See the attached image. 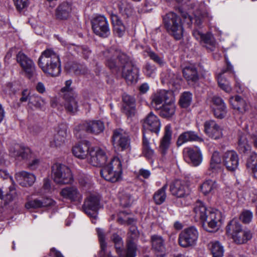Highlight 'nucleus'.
<instances>
[{
    "label": "nucleus",
    "mask_w": 257,
    "mask_h": 257,
    "mask_svg": "<svg viewBox=\"0 0 257 257\" xmlns=\"http://www.w3.org/2000/svg\"><path fill=\"white\" fill-rule=\"evenodd\" d=\"M106 65L110 69H115L120 63L122 76L128 83L136 82L138 78L139 69L130 61L127 56L120 51L109 50L104 52Z\"/></svg>",
    "instance_id": "nucleus-1"
},
{
    "label": "nucleus",
    "mask_w": 257,
    "mask_h": 257,
    "mask_svg": "<svg viewBox=\"0 0 257 257\" xmlns=\"http://www.w3.org/2000/svg\"><path fill=\"white\" fill-rule=\"evenodd\" d=\"M194 217L203 222L204 228L209 232L217 230L222 223L223 216L221 212L213 208H207L204 203L197 201L194 208Z\"/></svg>",
    "instance_id": "nucleus-2"
},
{
    "label": "nucleus",
    "mask_w": 257,
    "mask_h": 257,
    "mask_svg": "<svg viewBox=\"0 0 257 257\" xmlns=\"http://www.w3.org/2000/svg\"><path fill=\"white\" fill-rule=\"evenodd\" d=\"M38 64L42 71L51 76H57L61 72L59 55L51 49L43 51L39 59Z\"/></svg>",
    "instance_id": "nucleus-3"
},
{
    "label": "nucleus",
    "mask_w": 257,
    "mask_h": 257,
    "mask_svg": "<svg viewBox=\"0 0 257 257\" xmlns=\"http://www.w3.org/2000/svg\"><path fill=\"white\" fill-rule=\"evenodd\" d=\"M122 163L118 157L113 158L109 164L103 166L100 174L105 180L114 183L119 181L122 173Z\"/></svg>",
    "instance_id": "nucleus-4"
},
{
    "label": "nucleus",
    "mask_w": 257,
    "mask_h": 257,
    "mask_svg": "<svg viewBox=\"0 0 257 257\" xmlns=\"http://www.w3.org/2000/svg\"><path fill=\"white\" fill-rule=\"evenodd\" d=\"M167 31L176 39H180L183 36V29L181 19L176 14L170 12L163 18Z\"/></svg>",
    "instance_id": "nucleus-5"
},
{
    "label": "nucleus",
    "mask_w": 257,
    "mask_h": 257,
    "mask_svg": "<svg viewBox=\"0 0 257 257\" xmlns=\"http://www.w3.org/2000/svg\"><path fill=\"white\" fill-rule=\"evenodd\" d=\"M52 174L54 181L58 184H71L73 177L70 169L65 165L56 163L52 166Z\"/></svg>",
    "instance_id": "nucleus-6"
},
{
    "label": "nucleus",
    "mask_w": 257,
    "mask_h": 257,
    "mask_svg": "<svg viewBox=\"0 0 257 257\" xmlns=\"http://www.w3.org/2000/svg\"><path fill=\"white\" fill-rule=\"evenodd\" d=\"M199 232L194 226H190L184 229L179 234L178 243L184 248L193 247L197 242Z\"/></svg>",
    "instance_id": "nucleus-7"
},
{
    "label": "nucleus",
    "mask_w": 257,
    "mask_h": 257,
    "mask_svg": "<svg viewBox=\"0 0 257 257\" xmlns=\"http://www.w3.org/2000/svg\"><path fill=\"white\" fill-rule=\"evenodd\" d=\"M16 60L25 75L29 79L36 74V66L34 62L24 53L19 52L17 55Z\"/></svg>",
    "instance_id": "nucleus-8"
},
{
    "label": "nucleus",
    "mask_w": 257,
    "mask_h": 257,
    "mask_svg": "<svg viewBox=\"0 0 257 257\" xmlns=\"http://www.w3.org/2000/svg\"><path fill=\"white\" fill-rule=\"evenodd\" d=\"M89 163L93 166L103 167L106 164L107 156L104 150L99 148H92L87 158Z\"/></svg>",
    "instance_id": "nucleus-9"
},
{
    "label": "nucleus",
    "mask_w": 257,
    "mask_h": 257,
    "mask_svg": "<svg viewBox=\"0 0 257 257\" xmlns=\"http://www.w3.org/2000/svg\"><path fill=\"white\" fill-rule=\"evenodd\" d=\"M112 141L114 147L121 151L130 147V139L128 134L122 129L118 128L113 131Z\"/></svg>",
    "instance_id": "nucleus-10"
},
{
    "label": "nucleus",
    "mask_w": 257,
    "mask_h": 257,
    "mask_svg": "<svg viewBox=\"0 0 257 257\" xmlns=\"http://www.w3.org/2000/svg\"><path fill=\"white\" fill-rule=\"evenodd\" d=\"M92 28L94 33L101 37L106 38L110 34V30L106 18L97 17L92 22Z\"/></svg>",
    "instance_id": "nucleus-11"
},
{
    "label": "nucleus",
    "mask_w": 257,
    "mask_h": 257,
    "mask_svg": "<svg viewBox=\"0 0 257 257\" xmlns=\"http://www.w3.org/2000/svg\"><path fill=\"white\" fill-rule=\"evenodd\" d=\"M99 208V199L98 196L90 195L85 199L83 208L85 212L90 217L94 219L96 218L97 211Z\"/></svg>",
    "instance_id": "nucleus-12"
},
{
    "label": "nucleus",
    "mask_w": 257,
    "mask_h": 257,
    "mask_svg": "<svg viewBox=\"0 0 257 257\" xmlns=\"http://www.w3.org/2000/svg\"><path fill=\"white\" fill-rule=\"evenodd\" d=\"M68 136L67 126L65 124H61L59 126L57 134L49 142L50 147L59 148L65 145Z\"/></svg>",
    "instance_id": "nucleus-13"
},
{
    "label": "nucleus",
    "mask_w": 257,
    "mask_h": 257,
    "mask_svg": "<svg viewBox=\"0 0 257 257\" xmlns=\"http://www.w3.org/2000/svg\"><path fill=\"white\" fill-rule=\"evenodd\" d=\"M204 132L210 138L216 140L222 136L221 127L213 120L206 121L204 124Z\"/></svg>",
    "instance_id": "nucleus-14"
},
{
    "label": "nucleus",
    "mask_w": 257,
    "mask_h": 257,
    "mask_svg": "<svg viewBox=\"0 0 257 257\" xmlns=\"http://www.w3.org/2000/svg\"><path fill=\"white\" fill-rule=\"evenodd\" d=\"M162 82L169 83L172 85V91H175L180 89L181 78L170 70H167L161 74Z\"/></svg>",
    "instance_id": "nucleus-15"
},
{
    "label": "nucleus",
    "mask_w": 257,
    "mask_h": 257,
    "mask_svg": "<svg viewBox=\"0 0 257 257\" xmlns=\"http://www.w3.org/2000/svg\"><path fill=\"white\" fill-rule=\"evenodd\" d=\"M238 156L235 151H228L224 154L223 163L228 171H235L238 167Z\"/></svg>",
    "instance_id": "nucleus-16"
},
{
    "label": "nucleus",
    "mask_w": 257,
    "mask_h": 257,
    "mask_svg": "<svg viewBox=\"0 0 257 257\" xmlns=\"http://www.w3.org/2000/svg\"><path fill=\"white\" fill-rule=\"evenodd\" d=\"M211 107L214 116L218 118H223L226 113L225 103L220 97L214 96L212 98Z\"/></svg>",
    "instance_id": "nucleus-17"
},
{
    "label": "nucleus",
    "mask_w": 257,
    "mask_h": 257,
    "mask_svg": "<svg viewBox=\"0 0 257 257\" xmlns=\"http://www.w3.org/2000/svg\"><path fill=\"white\" fill-rule=\"evenodd\" d=\"M60 194L63 198L69 200L71 202H80L82 199V194L75 186H69L63 188Z\"/></svg>",
    "instance_id": "nucleus-18"
},
{
    "label": "nucleus",
    "mask_w": 257,
    "mask_h": 257,
    "mask_svg": "<svg viewBox=\"0 0 257 257\" xmlns=\"http://www.w3.org/2000/svg\"><path fill=\"white\" fill-rule=\"evenodd\" d=\"M143 127L158 134L161 127L160 120L156 115L150 112L144 120Z\"/></svg>",
    "instance_id": "nucleus-19"
},
{
    "label": "nucleus",
    "mask_w": 257,
    "mask_h": 257,
    "mask_svg": "<svg viewBox=\"0 0 257 257\" xmlns=\"http://www.w3.org/2000/svg\"><path fill=\"white\" fill-rule=\"evenodd\" d=\"M170 189L172 194L177 197H184L190 193L189 188L186 183L179 180L175 181Z\"/></svg>",
    "instance_id": "nucleus-20"
},
{
    "label": "nucleus",
    "mask_w": 257,
    "mask_h": 257,
    "mask_svg": "<svg viewBox=\"0 0 257 257\" xmlns=\"http://www.w3.org/2000/svg\"><path fill=\"white\" fill-rule=\"evenodd\" d=\"M172 129L170 124L166 125L164 128V132L163 137L160 140L159 150L160 152L164 155L170 147L172 138Z\"/></svg>",
    "instance_id": "nucleus-21"
},
{
    "label": "nucleus",
    "mask_w": 257,
    "mask_h": 257,
    "mask_svg": "<svg viewBox=\"0 0 257 257\" xmlns=\"http://www.w3.org/2000/svg\"><path fill=\"white\" fill-rule=\"evenodd\" d=\"M203 141V139L197 134L194 131H190L181 134L178 137L176 144L178 147H180L188 142H202Z\"/></svg>",
    "instance_id": "nucleus-22"
},
{
    "label": "nucleus",
    "mask_w": 257,
    "mask_h": 257,
    "mask_svg": "<svg viewBox=\"0 0 257 257\" xmlns=\"http://www.w3.org/2000/svg\"><path fill=\"white\" fill-rule=\"evenodd\" d=\"M184 154L186 158H188L190 162L194 166L199 165L202 162V156L198 149L186 148L184 150Z\"/></svg>",
    "instance_id": "nucleus-23"
},
{
    "label": "nucleus",
    "mask_w": 257,
    "mask_h": 257,
    "mask_svg": "<svg viewBox=\"0 0 257 257\" xmlns=\"http://www.w3.org/2000/svg\"><path fill=\"white\" fill-rule=\"evenodd\" d=\"M171 95V93L165 90H160L155 93L152 96V105L156 109L161 108V106L158 107L163 102L165 103L168 102L169 100V96Z\"/></svg>",
    "instance_id": "nucleus-24"
},
{
    "label": "nucleus",
    "mask_w": 257,
    "mask_h": 257,
    "mask_svg": "<svg viewBox=\"0 0 257 257\" xmlns=\"http://www.w3.org/2000/svg\"><path fill=\"white\" fill-rule=\"evenodd\" d=\"M10 155L18 159H28L31 155V150L28 148L23 147L19 145H15L10 149Z\"/></svg>",
    "instance_id": "nucleus-25"
},
{
    "label": "nucleus",
    "mask_w": 257,
    "mask_h": 257,
    "mask_svg": "<svg viewBox=\"0 0 257 257\" xmlns=\"http://www.w3.org/2000/svg\"><path fill=\"white\" fill-rule=\"evenodd\" d=\"M16 178L22 186H31L36 180L35 176L31 173L22 171L16 174Z\"/></svg>",
    "instance_id": "nucleus-26"
},
{
    "label": "nucleus",
    "mask_w": 257,
    "mask_h": 257,
    "mask_svg": "<svg viewBox=\"0 0 257 257\" xmlns=\"http://www.w3.org/2000/svg\"><path fill=\"white\" fill-rule=\"evenodd\" d=\"M72 11L71 3L64 2L61 3L56 10V17L58 19L65 20L69 17Z\"/></svg>",
    "instance_id": "nucleus-27"
},
{
    "label": "nucleus",
    "mask_w": 257,
    "mask_h": 257,
    "mask_svg": "<svg viewBox=\"0 0 257 257\" xmlns=\"http://www.w3.org/2000/svg\"><path fill=\"white\" fill-rule=\"evenodd\" d=\"M90 149L87 143H82L74 146L72 148V152L73 155L76 157L80 159H84L87 156L88 157Z\"/></svg>",
    "instance_id": "nucleus-28"
},
{
    "label": "nucleus",
    "mask_w": 257,
    "mask_h": 257,
    "mask_svg": "<svg viewBox=\"0 0 257 257\" xmlns=\"http://www.w3.org/2000/svg\"><path fill=\"white\" fill-rule=\"evenodd\" d=\"M123 102V111L128 116H132L135 113V104L134 98L127 94L122 96Z\"/></svg>",
    "instance_id": "nucleus-29"
},
{
    "label": "nucleus",
    "mask_w": 257,
    "mask_h": 257,
    "mask_svg": "<svg viewBox=\"0 0 257 257\" xmlns=\"http://www.w3.org/2000/svg\"><path fill=\"white\" fill-rule=\"evenodd\" d=\"M64 98L65 100V107L66 109L71 112L77 111L78 107L77 94L75 93L73 95L65 93Z\"/></svg>",
    "instance_id": "nucleus-30"
},
{
    "label": "nucleus",
    "mask_w": 257,
    "mask_h": 257,
    "mask_svg": "<svg viewBox=\"0 0 257 257\" xmlns=\"http://www.w3.org/2000/svg\"><path fill=\"white\" fill-rule=\"evenodd\" d=\"M85 128L86 132L97 135L103 131L104 125L100 120H92L86 122Z\"/></svg>",
    "instance_id": "nucleus-31"
},
{
    "label": "nucleus",
    "mask_w": 257,
    "mask_h": 257,
    "mask_svg": "<svg viewBox=\"0 0 257 257\" xmlns=\"http://www.w3.org/2000/svg\"><path fill=\"white\" fill-rule=\"evenodd\" d=\"M229 102L234 109H237L241 113L245 112L248 108L246 102L238 96L231 97Z\"/></svg>",
    "instance_id": "nucleus-32"
},
{
    "label": "nucleus",
    "mask_w": 257,
    "mask_h": 257,
    "mask_svg": "<svg viewBox=\"0 0 257 257\" xmlns=\"http://www.w3.org/2000/svg\"><path fill=\"white\" fill-rule=\"evenodd\" d=\"M150 133L148 132H144L143 134V153L144 156L148 158H151L154 155V151L152 149L150 145L149 136Z\"/></svg>",
    "instance_id": "nucleus-33"
},
{
    "label": "nucleus",
    "mask_w": 257,
    "mask_h": 257,
    "mask_svg": "<svg viewBox=\"0 0 257 257\" xmlns=\"http://www.w3.org/2000/svg\"><path fill=\"white\" fill-rule=\"evenodd\" d=\"M213 257H223L224 249L222 244L218 241H212L208 244Z\"/></svg>",
    "instance_id": "nucleus-34"
},
{
    "label": "nucleus",
    "mask_w": 257,
    "mask_h": 257,
    "mask_svg": "<svg viewBox=\"0 0 257 257\" xmlns=\"http://www.w3.org/2000/svg\"><path fill=\"white\" fill-rule=\"evenodd\" d=\"M252 237L250 231L243 230L242 229L238 232L233 235L232 238L237 244H242L246 242Z\"/></svg>",
    "instance_id": "nucleus-35"
},
{
    "label": "nucleus",
    "mask_w": 257,
    "mask_h": 257,
    "mask_svg": "<svg viewBox=\"0 0 257 257\" xmlns=\"http://www.w3.org/2000/svg\"><path fill=\"white\" fill-rule=\"evenodd\" d=\"M221 160L218 152H214L212 155L208 171L216 173L221 170Z\"/></svg>",
    "instance_id": "nucleus-36"
},
{
    "label": "nucleus",
    "mask_w": 257,
    "mask_h": 257,
    "mask_svg": "<svg viewBox=\"0 0 257 257\" xmlns=\"http://www.w3.org/2000/svg\"><path fill=\"white\" fill-rule=\"evenodd\" d=\"M217 188L216 182L211 180L205 181L200 186L201 190L204 195L214 193Z\"/></svg>",
    "instance_id": "nucleus-37"
},
{
    "label": "nucleus",
    "mask_w": 257,
    "mask_h": 257,
    "mask_svg": "<svg viewBox=\"0 0 257 257\" xmlns=\"http://www.w3.org/2000/svg\"><path fill=\"white\" fill-rule=\"evenodd\" d=\"M112 23L113 26L114 33L118 37H121L124 33L125 28L121 20L116 15H113L111 17Z\"/></svg>",
    "instance_id": "nucleus-38"
},
{
    "label": "nucleus",
    "mask_w": 257,
    "mask_h": 257,
    "mask_svg": "<svg viewBox=\"0 0 257 257\" xmlns=\"http://www.w3.org/2000/svg\"><path fill=\"white\" fill-rule=\"evenodd\" d=\"M184 78L188 82H195L197 80L198 76L196 69L192 66L186 67L183 69Z\"/></svg>",
    "instance_id": "nucleus-39"
},
{
    "label": "nucleus",
    "mask_w": 257,
    "mask_h": 257,
    "mask_svg": "<svg viewBox=\"0 0 257 257\" xmlns=\"http://www.w3.org/2000/svg\"><path fill=\"white\" fill-rule=\"evenodd\" d=\"M167 185H164L161 188L157 190L153 195V200L157 205H161L164 203L166 199V190Z\"/></svg>",
    "instance_id": "nucleus-40"
},
{
    "label": "nucleus",
    "mask_w": 257,
    "mask_h": 257,
    "mask_svg": "<svg viewBox=\"0 0 257 257\" xmlns=\"http://www.w3.org/2000/svg\"><path fill=\"white\" fill-rule=\"evenodd\" d=\"M118 198L120 205L125 207L130 206L134 201V198L132 195L124 190L119 192Z\"/></svg>",
    "instance_id": "nucleus-41"
},
{
    "label": "nucleus",
    "mask_w": 257,
    "mask_h": 257,
    "mask_svg": "<svg viewBox=\"0 0 257 257\" xmlns=\"http://www.w3.org/2000/svg\"><path fill=\"white\" fill-rule=\"evenodd\" d=\"M175 110V107L174 103L171 100H169L168 102L162 106L160 114L165 117H170L174 114Z\"/></svg>",
    "instance_id": "nucleus-42"
},
{
    "label": "nucleus",
    "mask_w": 257,
    "mask_h": 257,
    "mask_svg": "<svg viewBox=\"0 0 257 257\" xmlns=\"http://www.w3.org/2000/svg\"><path fill=\"white\" fill-rule=\"evenodd\" d=\"M153 248L157 252H162L165 250L164 240L160 236L154 235L152 236Z\"/></svg>",
    "instance_id": "nucleus-43"
},
{
    "label": "nucleus",
    "mask_w": 257,
    "mask_h": 257,
    "mask_svg": "<svg viewBox=\"0 0 257 257\" xmlns=\"http://www.w3.org/2000/svg\"><path fill=\"white\" fill-rule=\"evenodd\" d=\"M250 146L247 140L246 135L240 134L238 141V149L242 153H245L250 150Z\"/></svg>",
    "instance_id": "nucleus-44"
},
{
    "label": "nucleus",
    "mask_w": 257,
    "mask_h": 257,
    "mask_svg": "<svg viewBox=\"0 0 257 257\" xmlns=\"http://www.w3.org/2000/svg\"><path fill=\"white\" fill-rule=\"evenodd\" d=\"M241 226L236 219H232L228 224L226 228V231L227 234L233 235L238 232L241 229Z\"/></svg>",
    "instance_id": "nucleus-45"
},
{
    "label": "nucleus",
    "mask_w": 257,
    "mask_h": 257,
    "mask_svg": "<svg viewBox=\"0 0 257 257\" xmlns=\"http://www.w3.org/2000/svg\"><path fill=\"white\" fill-rule=\"evenodd\" d=\"M205 46L207 49L213 51L215 47V41L214 38L211 34L207 33L204 34L202 40L200 42Z\"/></svg>",
    "instance_id": "nucleus-46"
},
{
    "label": "nucleus",
    "mask_w": 257,
    "mask_h": 257,
    "mask_svg": "<svg viewBox=\"0 0 257 257\" xmlns=\"http://www.w3.org/2000/svg\"><path fill=\"white\" fill-rule=\"evenodd\" d=\"M247 166L251 168L255 178H257V154L252 153L248 159Z\"/></svg>",
    "instance_id": "nucleus-47"
},
{
    "label": "nucleus",
    "mask_w": 257,
    "mask_h": 257,
    "mask_svg": "<svg viewBox=\"0 0 257 257\" xmlns=\"http://www.w3.org/2000/svg\"><path fill=\"white\" fill-rule=\"evenodd\" d=\"M223 72H221L217 76L218 83L220 87L226 92H230L231 88L229 85L228 82L224 78Z\"/></svg>",
    "instance_id": "nucleus-48"
},
{
    "label": "nucleus",
    "mask_w": 257,
    "mask_h": 257,
    "mask_svg": "<svg viewBox=\"0 0 257 257\" xmlns=\"http://www.w3.org/2000/svg\"><path fill=\"white\" fill-rule=\"evenodd\" d=\"M112 239L114 243L117 253L120 257H124V255L122 254L123 242L121 237L117 234H113L112 236Z\"/></svg>",
    "instance_id": "nucleus-49"
},
{
    "label": "nucleus",
    "mask_w": 257,
    "mask_h": 257,
    "mask_svg": "<svg viewBox=\"0 0 257 257\" xmlns=\"http://www.w3.org/2000/svg\"><path fill=\"white\" fill-rule=\"evenodd\" d=\"M192 101V94L189 92H184L180 96L179 103L182 107H188Z\"/></svg>",
    "instance_id": "nucleus-50"
},
{
    "label": "nucleus",
    "mask_w": 257,
    "mask_h": 257,
    "mask_svg": "<svg viewBox=\"0 0 257 257\" xmlns=\"http://www.w3.org/2000/svg\"><path fill=\"white\" fill-rule=\"evenodd\" d=\"M137 250V245L132 239H129L127 241V249L126 257H135Z\"/></svg>",
    "instance_id": "nucleus-51"
},
{
    "label": "nucleus",
    "mask_w": 257,
    "mask_h": 257,
    "mask_svg": "<svg viewBox=\"0 0 257 257\" xmlns=\"http://www.w3.org/2000/svg\"><path fill=\"white\" fill-rule=\"evenodd\" d=\"M16 197V193L14 189H11L10 188L9 193H8L5 197V200L4 201V198L3 195V192L0 189V207H2L5 205L7 201H11L13 200Z\"/></svg>",
    "instance_id": "nucleus-52"
},
{
    "label": "nucleus",
    "mask_w": 257,
    "mask_h": 257,
    "mask_svg": "<svg viewBox=\"0 0 257 257\" xmlns=\"http://www.w3.org/2000/svg\"><path fill=\"white\" fill-rule=\"evenodd\" d=\"M45 104L44 100L40 96H32L29 99V104H32L36 108H40Z\"/></svg>",
    "instance_id": "nucleus-53"
},
{
    "label": "nucleus",
    "mask_w": 257,
    "mask_h": 257,
    "mask_svg": "<svg viewBox=\"0 0 257 257\" xmlns=\"http://www.w3.org/2000/svg\"><path fill=\"white\" fill-rule=\"evenodd\" d=\"M252 217V212L249 210H245L241 213L239 218L243 223L248 224L251 221Z\"/></svg>",
    "instance_id": "nucleus-54"
},
{
    "label": "nucleus",
    "mask_w": 257,
    "mask_h": 257,
    "mask_svg": "<svg viewBox=\"0 0 257 257\" xmlns=\"http://www.w3.org/2000/svg\"><path fill=\"white\" fill-rule=\"evenodd\" d=\"M144 72L148 77H154L156 74V68L150 64H147L144 68Z\"/></svg>",
    "instance_id": "nucleus-55"
},
{
    "label": "nucleus",
    "mask_w": 257,
    "mask_h": 257,
    "mask_svg": "<svg viewBox=\"0 0 257 257\" xmlns=\"http://www.w3.org/2000/svg\"><path fill=\"white\" fill-rule=\"evenodd\" d=\"M25 207L27 209H36L42 207L41 200L35 199L29 201L26 203Z\"/></svg>",
    "instance_id": "nucleus-56"
},
{
    "label": "nucleus",
    "mask_w": 257,
    "mask_h": 257,
    "mask_svg": "<svg viewBox=\"0 0 257 257\" xmlns=\"http://www.w3.org/2000/svg\"><path fill=\"white\" fill-rule=\"evenodd\" d=\"M17 9L19 11L22 10L27 7L29 0H13Z\"/></svg>",
    "instance_id": "nucleus-57"
},
{
    "label": "nucleus",
    "mask_w": 257,
    "mask_h": 257,
    "mask_svg": "<svg viewBox=\"0 0 257 257\" xmlns=\"http://www.w3.org/2000/svg\"><path fill=\"white\" fill-rule=\"evenodd\" d=\"M72 81L70 80H67L65 82V86L62 88V91L65 93H68L69 94H74L75 92L73 89L70 87Z\"/></svg>",
    "instance_id": "nucleus-58"
},
{
    "label": "nucleus",
    "mask_w": 257,
    "mask_h": 257,
    "mask_svg": "<svg viewBox=\"0 0 257 257\" xmlns=\"http://www.w3.org/2000/svg\"><path fill=\"white\" fill-rule=\"evenodd\" d=\"M149 56L155 62L158 63L160 65H163L164 61L162 58L159 57L156 53L153 52H150L149 53Z\"/></svg>",
    "instance_id": "nucleus-59"
},
{
    "label": "nucleus",
    "mask_w": 257,
    "mask_h": 257,
    "mask_svg": "<svg viewBox=\"0 0 257 257\" xmlns=\"http://www.w3.org/2000/svg\"><path fill=\"white\" fill-rule=\"evenodd\" d=\"M98 237H99V241H100V244L101 251L103 252V254L104 255V254H105L104 250H105V248L106 247V244H105V243L104 241V236H103V233L100 232L98 231Z\"/></svg>",
    "instance_id": "nucleus-60"
},
{
    "label": "nucleus",
    "mask_w": 257,
    "mask_h": 257,
    "mask_svg": "<svg viewBox=\"0 0 257 257\" xmlns=\"http://www.w3.org/2000/svg\"><path fill=\"white\" fill-rule=\"evenodd\" d=\"M30 92L28 90H25L22 92V96L20 98V100L22 102H26L27 100H29L30 97H29Z\"/></svg>",
    "instance_id": "nucleus-61"
},
{
    "label": "nucleus",
    "mask_w": 257,
    "mask_h": 257,
    "mask_svg": "<svg viewBox=\"0 0 257 257\" xmlns=\"http://www.w3.org/2000/svg\"><path fill=\"white\" fill-rule=\"evenodd\" d=\"M54 201L52 199L48 198H45L41 201L42 207L52 205Z\"/></svg>",
    "instance_id": "nucleus-62"
},
{
    "label": "nucleus",
    "mask_w": 257,
    "mask_h": 257,
    "mask_svg": "<svg viewBox=\"0 0 257 257\" xmlns=\"http://www.w3.org/2000/svg\"><path fill=\"white\" fill-rule=\"evenodd\" d=\"M36 89L40 93H44L46 90L44 84L41 82H39L37 84L36 86Z\"/></svg>",
    "instance_id": "nucleus-63"
},
{
    "label": "nucleus",
    "mask_w": 257,
    "mask_h": 257,
    "mask_svg": "<svg viewBox=\"0 0 257 257\" xmlns=\"http://www.w3.org/2000/svg\"><path fill=\"white\" fill-rule=\"evenodd\" d=\"M50 255L52 257H63L62 254L54 248H52L50 250Z\"/></svg>",
    "instance_id": "nucleus-64"
}]
</instances>
